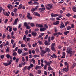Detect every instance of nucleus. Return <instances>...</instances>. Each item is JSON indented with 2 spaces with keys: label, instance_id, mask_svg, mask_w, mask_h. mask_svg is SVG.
<instances>
[{
  "label": "nucleus",
  "instance_id": "50",
  "mask_svg": "<svg viewBox=\"0 0 76 76\" xmlns=\"http://www.w3.org/2000/svg\"><path fill=\"white\" fill-rule=\"evenodd\" d=\"M9 44V42L8 41L6 42L5 44L6 45H8Z\"/></svg>",
  "mask_w": 76,
  "mask_h": 76
},
{
  "label": "nucleus",
  "instance_id": "8",
  "mask_svg": "<svg viewBox=\"0 0 76 76\" xmlns=\"http://www.w3.org/2000/svg\"><path fill=\"white\" fill-rule=\"evenodd\" d=\"M59 23H60V22L59 21H57L56 22L53 23V25H58Z\"/></svg>",
  "mask_w": 76,
  "mask_h": 76
},
{
  "label": "nucleus",
  "instance_id": "17",
  "mask_svg": "<svg viewBox=\"0 0 76 76\" xmlns=\"http://www.w3.org/2000/svg\"><path fill=\"white\" fill-rule=\"evenodd\" d=\"M34 14L36 16H40V15L39 14H38L37 12H34Z\"/></svg>",
  "mask_w": 76,
  "mask_h": 76
},
{
  "label": "nucleus",
  "instance_id": "53",
  "mask_svg": "<svg viewBox=\"0 0 76 76\" xmlns=\"http://www.w3.org/2000/svg\"><path fill=\"white\" fill-rule=\"evenodd\" d=\"M19 67H22V64H19Z\"/></svg>",
  "mask_w": 76,
  "mask_h": 76
},
{
  "label": "nucleus",
  "instance_id": "15",
  "mask_svg": "<svg viewBox=\"0 0 76 76\" xmlns=\"http://www.w3.org/2000/svg\"><path fill=\"white\" fill-rule=\"evenodd\" d=\"M52 63V61H50V62H47V63L46 64V65H48V66H50V65H51V64Z\"/></svg>",
  "mask_w": 76,
  "mask_h": 76
},
{
  "label": "nucleus",
  "instance_id": "39",
  "mask_svg": "<svg viewBox=\"0 0 76 76\" xmlns=\"http://www.w3.org/2000/svg\"><path fill=\"white\" fill-rule=\"evenodd\" d=\"M31 11L32 13H34V12L35 11V8H33L31 10Z\"/></svg>",
  "mask_w": 76,
  "mask_h": 76
},
{
  "label": "nucleus",
  "instance_id": "13",
  "mask_svg": "<svg viewBox=\"0 0 76 76\" xmlns=\"http://www.w3.org/2000/svg\"><path fill=\"white\" fill-rule=\"evenodd\" d=\"M51 49L52 51H54L55 52L56 51V50L54 47H51Z\"/></svg>",
  "mask_w": 76,
  "mask_h": 76
},
{
  "label": "nucleus",
  "instance_id": "58",
  "mask_svg": "<svg viewBox=\"0 0 76 76\" xmlns=\"http://www.w3.org/2000/svg\"><path fill=\"white\" fill-rule=\"evenodd\" d=\"M40 60H38V65H39L40 64Z\"/></svg>",
  "mask_w": 76,
  "mask_h": 76
},
{
  "label": "nucleus",
  "instance_id": "40",
  "mask_svg": "<svg viewBox=\"0 0 76 76\" xmlns=\"http://www.w3.org/2000/svg\"><path fill=\"white\" fill-rule=\"evenodd\" d=\"M3 64H4V66H8V63H3Z\"/></svg>",
  "mask_w": 76,
  "mask_h": 76
},
{
  "label": "nucleus",
  "instance_id": "33",
  "mask_svg": "<svg viewBox=\"0 0 76 76\" xmlns=\"http://www.w3.org/2000/svg\"><path fill=\"white\" fill-rule=\"evenodd\" d=\"M6 57L7 58H10V55L9 54H7L6 55Z\"/></svg>",
  "mask_w": 76,
  "mask_h": 76
},
{
  "label": "nucleus",
  "instance_id": "35",
  "mask_svg": "<svg viewBox=\"0 0 76 76\" xmlns=\"http://www.w3.org/2000/svg\"><path fill=\"white\" fill-rule=\"evenodd\" d=\"M69 33V31H65L64 32V34L65 35H67V34Z\"/></svg>",
  "mask_w": 76,
  "mask_h": 76
},
{
  "label": "nucleus",
  "instance_id": "47",
  "mask_svg": "<svg viewBox=\"0 0 76 76\" xmlns=\"http://www.w3.org/2000/svg\"><path fill=\"white\" fill-rule=\"evenodd\" d=\"M71 27L72 28H74V27H75V25L73 24H72L71 25Z\"/></svg>",
  "mask_w": 76,
  "mask_h": 76
},
{
  "label": "nucleus",
  "instance_id": "30",
  "mask_svg": "<svg viewBox=\"0 0 76 76\" xmlns=\"http://www.w3.org/2000/svg\"><path fill=\"white\" fill-rule=\"evenodd\" d=\"M26 36L25 35L23 37V40H24V41H25V40L26 39Z\"/></svg>",
  "mask_w": 76,
  "mask_h": 76
},
{
  "label": "nucleus",
  "instance_id": "1",
  "mask_svg": "<svg viewBox=\"0 0 76 76\" xmlns=\"http://www.w3.org/2000/svg\"><path fill=\"white\" fill-rule=\"evenodd\" d=\"M67 68H63L61 69V72H64L66 71L67 72L69 70V66H67Z\"/></svg>",
  "mask_w": 76,
  "mask_h": 76
},
{
  "label": "nucleus",
  "instance_id": "45",
  "mask_svg": "<svg viewBox=\"0 0 76 76\" xmlns=\"http://www.w3.org/2000/svg\"><path fill=\"white\" fill-rule=\"evenodd\" d=\"M4 55H1L0 56V58L2 59L3 58H4Z\"/></svg>",
  "mask_w": 76,
  "mask_h": 76
},
{
  "label": "nucleus",
  "instance_id": "44",
  "mask_svg": "<svg viewBox=\"0 0 76 76\" xmlns=\"http://www.w3.org/2000/svg\"><path fill=\"white\" fill-rule=\"evenodd\" d=\"M13 12H15V13H16V12H17V10H18V9L16 8L15 9L13 10Z\"/></svg>",
  "mask_w": 76,
  "mask_h": 76
},
{
  "label": "nucleus",
  "instance_id": "55",
  "mask_svg": "<svg viewBox=\"0 0 76 76\" xmlns=\"http://www.w3.org/2000/svg\"><path fill=\"white\" fill-rule=\"evenodd\" d=\"M44 26H45V27L46 28H48V26L46 24H44Z\"/></svg>",
  "mask_w": 76,
  "mask_h": 76
},
{
  "label": "nucleus",
  "instance_id": "46",
  "mask_svg": "<svg viewBox=\"0 0 76 76\" xmlns=\"http://www.w3.org/2000/svg\"><path fill=\"white\" fill-rule=\"evenodd\" d=\"M26 58V61H27L28 60V57L27 56H26L25 57Z\"/></svg>",
  "mask_w": 76,
  "mask_h": 76
},
{
  "label": "nucleus",
  "instance_id": "24",
  "mask_svg": "<svg viewBox=\"0 0 76 76\" xmlns=\"http://www.w3.org/2000/svg\"><path fill=\"white\" fill-rule=\"evenodd\" d=\"M28 24L27 23L25 22L24 23V26H26V27L27 26H28Z\"/></svg>",
  "mask_w": 76,
  "mask_h": 76
},
{
  "label": "nucleus",
  "instance_id": "14",
  "mask_svg": "<svg viewBox=\"0 0 76 76\" xmlns=\"http://www.w3.org/2000/svg\"><path fill=\"white\" fill-rule=\"evenodd\" d=\"M61 23L62 24L60 26V28H61V29H62V28H63V27L64 28H65V26H64V24H63L62 23Z\"/></svg>",
  "mask_w": 76,
  "mask_h": 76
},
{
  "label": "nucleus",
  "instance_id": "63",
  "mask_svg": "<svg viewBox=\"0 0 76 76\" xmlns=\"http://www.w3.org/2000/svg\"><path fill=\"white\" fill-rule=\"evenodd\" d=\"M39 49H36L35 50V51L36 53H38V52H39Z\"/></svg>",
  "mask_w": 76,
  "mask_h": 76
},
{
  "label": "nucleus",
  "instance_id": "9",
  "mask_svg": "<svg viewBox=\"0 0 76 76\" xmlns=\"http://www.w3.org/2000/svg\"><path fill=\"white\" fill-rule=\"evenodd\" d=\"M46 30V28H40V31H44Z\"/></svg>",
  "mask_w": 76,
  "mask_h": 76
},
{
  "label": "nucleus",
  "instance_id": "10",
  "mask_svg": "<svg viewBox=\"0 0 76 76\" xmlns=\"http://www.w3.org/2000/svg\"><path fill=\"white\" fill-rule=\"evenodd\" d=\"M36 26L37 27L39 26V27H40V28H41V27H43V26L42 25L40 24H36Z\"/></svg>",
  "mask_w": 76,
  "mask_h": 76
},
{
  "label": "nucleus",
  "instance_id": "61",
  "mask_svg": "<svg viewBox=\"0 0 76 76\" xmlns=\"http://www.w3.org/2000/svg\"><path fill=\"white\" fill-rule=\"evenodd\" d=\"M44 73L45 75H46V76H47V71H45L44 72Z\"/></svg>",
  "mask_w": 76,
  "mask_h": 76
},
{
  "label": "nucleus",
  "instance_id": "23",
  "mask_svg": "<svg viewBox=\"0 0 76 76\" xmlns=\"http://www.w3.org/2000/svg\"><path fill=\"white\" fill-rule=\"evenodd\" d=\"M14 53H13V56H16L17 55V53L16 52H15V50H13Z\"/></svg>",
  "mask_w": 76,
  "mask_h": 76
},
{
  "label": "nucleus",
  "instance_id": "31",
  "mask_svg": "<svg viewBox=\"0 0 76 76\" xmlns=\"http://www.w3.org/2000/svg\"><path fill=\"white\" fill-rule=\"evenodd\" d=\"M26 47V45H25V44H22L21 45V47Z\"/></svg>",
  "mask_w": 76,
  "mask_h": 76
},
{
  "label": "nucleus",
  "instance_id": "64",
  "mask_svg": "<svg viewBox=\"0 0 76 76\" xmlns=\"http://www.w3.org/2000/svg\"><path fill=\"white\" fill-rule=\"evenodd\" d=\"M76 9V7H75V6L73 7V8H72V9L73 11L74 10H75Z\"/></svg>",
  "mask_w": 76,
  "mask_h": 76
},
{
  "label": "nucleus",
  "instance_id": "54",
  "mask_svg": "<svg viewBox=\"0 0 76 76\" xmlns=\"http://www.w3.org/2000/svg\"><path fill=\"white\" fill-rule=\"evenodd\" d=\"M30 16H31V14L29 13H28L27 15V18H28V17H29Z\"/></svg>",
  "mask_w": 76,
  "mask_h": 76
},
{
  "label": "nucleus",
  "instance_id": "32",
  "mask_svg": "<svg viewBox=\"0 0 76 76\" xmlns=\"http://www.w3.org/2000/svg\"><path fill=\"white\" fill-rule=\"evenodd\" d=\"M42 52L44 54H46L47 53V52L46 50H42Z\"/></svg>",
  "mask_w": 76,
  "mask_h": 76
},
{
  "label": "nucleus",
  "instance_id": "25",
  "mask_svg": "<svg viewBox=\"0 0 76 76\" xmlns=\"http://www.w3.org/2000/svg\"><path fill=\"white\" fill-rule=\"evenodd\" d=\"M55 43H52L51 45V47H55Z\"/></svg>",
  "mask_w": 76,
  "mask_h": 76
},
{
  "label": "nucleus",
  "instance_id": "26",
  "mask_svg": "<svg viewBox=\"0 0 76 76\" xmlns=\"http://www.w3.org/2000/svg\"><path fill=\"white\" fill-rule=\"evenodd\" d=\"M30 25L32 26V27H33V26H35V24L34 23H31L30 24Z\"/></svg>",
  "mask_w": 76,
  "mask_h": 76
},
{
  "label": "nucleus",
  "instance_id": "62",
  "mask_svg": "<svg viewBox=\"0 0 76 76\" xmlns=\"http://www.w3.org/2000/svg\"><path fill=\"white\" fill-rule=\"evenodd\" d=\"M62 9L64 11H65V10H66V7H63L62 8Z\"/></svg>",
  "mask_w": 76,
  "mask_h": 76
},
{
  "label": "nucleus",
  "instance_id": "2",
  "mask_svg": "<svg viewBox=\"0 0 76 76\" xmlns=\"http://www.w3.org/2000/svg\"><path fill=\"white\" fill-rule=\"evenodd\" d=\"M75 51H70V53H68V54H69L70 57H71V56H72L73 55H74L75 54Z\"/></svg>",
  "mask_w": 76,
  "mask_h": 76
},
{
  "label": "nucleus",
  "instance_id": "5",
  "mask_svg": "<svg viewBox=\"0 0 76 76\" xmlns=\"http://www.w3.org/2000/svg\"><path fill=\"white\" fill-rule=\"evenodd\" d=\"M45 50L46 51V52H47L48 53H50V52L51 51L50 48H46Z\"/></svg>",
  "mask_w": 76,
  "mask_h": 76
},
{
  "label": "nucleus",
  "instance_id": "43",
  "mask_svg": "<svg viewBox=\"0 0 76 76\" xmlns=\"http://www.w3.org/2000/svg\"><path fill=\"white\" fill-rule=\"evenodd\" d=\"M34 5H38L39 3L38 2H35L34 3Z\"/></svg>",
  "mask_w": 76,
  "mask_h": 76
},
{
  "label": "nucleus",
  "instance_id": "29",
  "mask_svg": "<svg viewBox=\"0 0 76 76\" xmlns=\"http://www.w3.org/2000/svg\"><path fill=\"white\" fill-rule=\"evenodd\" d=\"M41 56L42 57H44V56L45 54L43 53L42 51L40 53Z\"/></svg>",
  "mask_w": 76,
  "mask_h": 76
},
{
  "label": "nucleus",
  "instance_id": "22",
  "mask_svg": "<svg viewBox=\"0 0 76 76\" xmlns=\"http://www.w3.org/2000/svg\"><path fill=\"white\" fill-rule=\"evenodd\" d=\"M19 58H16L15 61V62L16 64H18V62L19 61Z\"/></svg>",
  "mask_w": 76,
  "mask_h": 76
},
{
  "label": "nucleus",
  "instance_id": "51",
  "mask_svg": "<svg viewBox=\"0 0 76 76\" xmlns=\"http://www.w3.org/2000/svg\"><path fill=\"white\" fill-rule=\"evenodd\" d=\"M69 22L67 21L65 23V26H67V24H69Z\"/></svg>",
  "mask_w": 76,
  "mask_h": 76
},
{
  "label": "nucleus",
  "instance_id": "42",
  "mask_svg": "<svg viewBox=\"0 0 76 76\" xmlns=\"http://www.w3.org/2000/svg\"><path fill=\"white\" fill-rule=\"evenodd\" d=\"M37 72L38 74H40L41 73V71L40 69L38 70Z\"/></svg>",
  "mask_w": 76,
  "mask_h": 76
},
{
  "label": "nucleus",
  "instance_id": "36",
  "mask_svg": "<svg viewBox=\"0 0 76 76\" xmlns=\"http://www.w3.org/2000/svg\"><path fill=\"white\" fill-rule=\"evenodd\" d=\"M34 58H37V57H39V55H34L33 56Z\"/></svg>",
  "mask_w": 76,
  "mask_h": 76
},
{
  "label": "nucleus",
  "instance_id": "28",
  "mask_svg": "<svg viewBox=\"0 0 76 76\" xmlns=\"http://www.w3.org/2000/svg\"><path fill=\"white\" fill-rule=\"evenodd\" d=\"M37 45V42L34 43V44L33 45V47H36Z\"/></svg>",
  "mask_w": 76,
  "mask_h": 76
},
{
  "label": "nucleus",
  "instance_id": "49",
  "mask_svg": "<svg viewBox=\"0 0 76 76\" xmlns=\"http://www.w3.org/2000/svg\"><path fill=\"white\" fill-rule=\"evenodd\" d=\"M25 34L26 35L28 34V30H26L25 31Z\"/></svg>",
  "mask_w": 76,
  "mask_h": 76
},
{
  "label": "nucleus",
  "instance_id": "18",
  "mask_svg": "<svg viewBox=\"0 0 76 76\" xmlns=\"http://www.w3.org/2000/svg\"><path fill=\"white\" fill-rule=\"evenodd\" d=\"M18 51L19 54H20L21 53H22V50L20 49H18Z\"/></svg>",
  "mask_w": 76,
  "mask_h": 76
},
{
  "label": "nucleus",
  "instance_id": "57",
  "mask_svg": "<svg viewBox=\"0 0 76 76\" xmlns=\"http://www.w3.org/2000/svg\"><path fill=\"white\" fill-rule=\"evenodd\" d=\"M23 49L25 51H28V49L26 48H24Z\"/></svg>",
  "mask_w": 76,
  "mask_h": 76
},
{
  "label": "nucleus",
  "instance_id": "60",
  "mask_svg": "<svg viewBox=\"0 0 76 76\" xmlns=\"http://www.w3.org/2000/svg\"><path fill=\"white\" fill-rule=\"evenodd\" d=\"M47 65H45L44 66V70H46V68H47Z\"/></svg>",
  "mask_w": 76,
  "mask_h": 76
},
{
  "label": "nucleus",
  "instance_id": "7",
  "mask_svg": "<svg viewBox=\"0 0 76 76\" xmlns=\"http://www.w3.org/2000/svg\"><path fill=\"white\" fill-rule=\"evenodd\" d=\"M31 34L32 35H33V37H36V36H37V33L36 32H33L31 33Z\"/></svg>",
  "mask_w": 76,
  "mask_h": 76
},
{
  "label": "nucleus",
  "instance_id": "12",
  "mask_svg": "<svg viewBox=\"0 0 76 76\" xmlns=\"http://www.w3.org/2000/svg\"><path fill=\"white\" fill-rule=\"evenodd\" d=\"M45 45H50V43H48V42H47V41H45Z\"/></svg>",
  "mask_w": 76,
  "mask_h": 76
},
{
  "label": "nucleus",
  "instance_id": "41",
  "mask_svg": "<svg viewBox=\"0 0 76 76\" xmlns=\"http://www.w3.org/2000/svg\"><path fill=\"white\" fill-rule=\"evenodd\" d=\"M53 56L54 58H57V56L54 53L53 54Z\"/></svg>",
  "mask_w": 76,
  "mask_h": 76
},
{
  "label": "nucleus",
  "instance_id": "56",
  "mask_svg": "<svg viewBox=\"0 0 76 76\" xmlns=\"http://www.w3.org/2000/svg\"><path fill=\"white\" fill-rule=\"evenodd\" d=\"M29 58H32V55L31 54L29 56Z\"/></svg>",
  "mask_w": 76,
  "mask_h": 76
},
{
  "label": "nucleus",
  "instance_id": "20",
  "mask_svg": "<svg viewBox=\"0 0 76 76\" xmlns=\"http://www.w3.org/2000/svg\"><path fill=\"white\" fill-rule=\"evenodd\" d=\"M27 66H25V67L23 69V72H25V70H26L27 69Z\"/></svg>",
  "mask_w": 76,
  "mask_h": 76
},
{
  "label": "nucleus",
  "instance_id": "4",
  "mask_svg": "<svg viewBox=\"0 0 76 76\" xmlns=\"http://www.w3.org/2000/svg\"><path fill=\"white\" fill-rule=\"evenodd\" d=\"M71 51L72 50H71L70 49V47H68L66 50V52L68 53H70V51Z\"/></svg>",
  "mask_w": 76,
  "mask_h": 76
},
{
  "label": "nucleus",
  "instance_id": "3",
  "mask_svg": "<svg viewBox=\"0 0 76 76\" xmlns=\"http://www.w3.org/2000/svg\"><path fill=\"white\" fill-rule=\"evenodd\" d=\"M42 67L40 66L36 65L35 68L36 70H38V69H41Z\"/></svg>",
  "mask_w": 76,
  "mask_h": 76
},
{
  "label": "nucleus",
  "instance_id": "52",
  "mask_svg": "<svg viewBox=\"0 0 76 76\" xmlns=\"http://www.w3.org/2000/svg\"><path fill=\"white\" fill-rule=\"evenodd\" d=\"M30 28H31V27L29 26L28 25L26 26V29H30Z\"/></svg>",
  "mask_w": 76,
  "mask_h": 76
},
{
  "label": "nucleus",
  "instance_id": "6",
  "mask_svg": "<svg viewBox=\"0 0 76 76\" xmlns=\"http://www.w3.org/2000/svg\"><path fill=\"white\" fill-rule=\"evenodd\" d=\"M59 16V15H58V14H54L53 13H52L51 15V16L52 17V18H53V17H56V16Z\"/></svg>",
  "mask_w": 76,
  "mask_h": 76
},
{
  "label": "nucleus",
  "instance_id": "11",
  "mask_svg": "<svg viewBox=\"0 0 76 76\" xmlns=\"http://www.w3.org/2000/svg\"><path fill=\"white\" fill-rule=\"evenodd\" d=\"M18 18H17L15 19V22L13 24V25H16L17 24V23L18 22Z\"/></svg>",
  "mask_w": 76,
  "mask_h": 76
},
{
  "label": "nucleus",
  "instance_id": "59",
  "mask_svg": "<svg viewBox=\"0 0 76 76\" xmlns=\"http://www.w3.org/2000/svg\"><path fill=\"white\" fill-rule=\"evenodd\" d=\"M39 7V6L37 5V6L35 7V10H37V9H38V7Z\"/></svg>",
  "mask_w": 76,
  "mask_h": 76
},
{
  "label": "nucleus",
  "instance_id": "27",
  "mask_svg": "<svg viewBox=\"0 0 76 76\" xmlns=\"http://www.w3.org/2000/svg\"><path fill=\"white\" fill-rule=\"evenodd\" d=\"M66 16H67V17H70V16H72V15L71 14L68 13L66 14Z\"/></svg>",
  "mask_w": 76,
  "mask_h": 76
},
{
  "label": "nucleus",
  "instance_id": "48",
  "mask_svg": "<svg viewBox=\"0 0 76 76\" xmlns=\"http://www.w3.org/2000/svg\"><path fill=\"white\" fill-rule=\"evenodd\" d=\"M9 51V48H7L6 49V52L8 53Z\"/></svg>",
  "mask_w": 76,
  "mask_h": 76
},
{
  "label": "nucleus",
  "instance_id": "37",
  "mask_svg": "<svg viewBox=\"0 0 76 76\" xmlns=\"http://www.w3.org/2000/svg\"><path fill=\"white\" fill-rule=\"evenodd\" d=\"M66 29L67 30H70L71 29V27L70 26H68L67 27Z\"/></svg>",
  "mask_w": 76,
  "mask_h": 76
},
{
  "label": "nucleus",
  "instance_id": "16",
  "mask_svg": "<svg viewBox=\"0 0 76 76\" xmlns=\"http://www.w3.org/2000/svg\"><path fill=\"white\" fill-rule=\"evenodd\" d=\"M45 10V8L44 7L43 8H39V11H44V10Z\"/></svg>",
  "mask_w": 76,
  "mask_h": 76
},
{
  "label": "nucleus",
  "instance_id": "19",
  "mask_svg": "<svg viewBox=\"0 0 76 76\" xmlns=\"http://www.w3.org/2000/svg\"><path fill=\"white\" fill-rule=\"evenodd\" d=\"M48 6V7H49L50 8V9H51V8H52V7H53V5L50 4H48V5H47Z\"/></svg>",
  "mask_w": 76,
  "mask_h": 76
},
{
  "label": "nucleus",
  "instance_id": "21",
  "mask_svg": "<svg viewBox=\"0 0 76 76\" xmlns=\"http://www.w3.org/2000/svg\"><path fill=\"white\" fill-rule=\"evenodd\" d=\"M45 34L44 33H42L40 34L39 35V37H42Z\"/></svg>",
  "mask_w": 76,
  "mask_h": 76
},
{
  "label": "nucleus",
  "instance_id": "38",
  "mask_svg": "<svg viewBox=\"0 0 76 76\" xmlns=\"http://www.w3.org/2000/svg\"><path fill=\"white\" fill-rule=\"evenodd\" d=\"M22 61L23 62H24L25 61V58L24 57H22Z\"/></svg>",
  "mask_w": 76,
  "mask_h": 76
},
{
  "label": "nucleus",
  "instance_id": "34",
  "mask_svg": "<svg viewBox=\"0 0 76 76\" xmlns=\"http://www.w3.org/2000/svg\"><path fill=\"white\" fill-rule=\"evenodd\" d=\"M48 70L50 71V70H53V68H51L50 66L48 67Z\"/></svg>",
  "mask_w": 76,
  "mask_h": 76
}]
</instances>
